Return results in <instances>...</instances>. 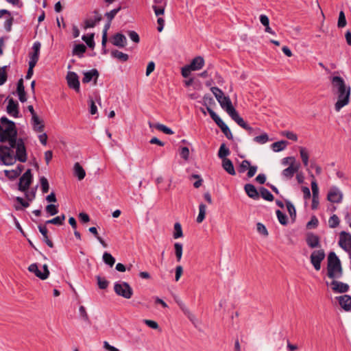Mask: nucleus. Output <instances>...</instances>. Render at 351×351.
<instances>
[{"mask_svg":"<svg viewBox=\"0 0 351 351\" xmlns=\"http://www.w3.org/2000/svg\"><path fill=\"white\" fill-rule=\"evenodd\" d=\"M324 250H314L310 256V261L316 271L321 269V263L325 258Z\"/></svg>","mask_w":351,"mask_h":351,"instance_id":"obj_8","label":"nucleus"},{"mask_svg":"<svg viewBox=\"0 0 351 351\" xmlns=\"http://www.w3.org/2000/svg\"><path fill=\"white\" fill-rule=\"evenodd\" d=\"M154 128L156 129L164 132L166 134H174L173 131L171 128H169L167 127L166 125L161 124V123L155 124Z\"/></svg>","mask_w":351,"mask_h":351,"instance_id":"obj_45","label":"nucleus"},{"mask_svg":"<svg viewBox=\"0 0 351 351\" xmlns=\"http://www.w3.org/2000/svg\"><path fill=\"white\" fill-rule=\"evenodd\" d=\"M222 167L223 169L230 175H236V171L233 165L232 162L229 158H223L222 160Z\"/></svg>","mask_w":351,"mask_h":351,"instance_id":"obj_24","label":"nucleus"},{"mask_svg":"<svg viewBox=\"0 0 351 351\" xmlns=\"http://www.w3.org/2000/svg\"><path fill=\"white\" fill-rule=\"evenodd\" d=\"M339 245L350 254L351 252V234L342 231L339 234Z\"/></svg>","mask_w":351,"mask_h":351,"instance_id":"obj_11","label":"nucleus"},{"mask_svg":"<svg viewBox=\"0 0 351 351\" xmlns=\"http://www.w3.org/2000/svg\"><path fill=\"white\" fill-rule=\"evenodd\" d=\"M40 182L42 192L43 193H47L49 189V185L47 179L45 177L43 176L40 178Z\"/></svg>","mask_w":351,"mask_h":351,"instance_id":"obj_48","label":"nucleus"},{"mask_svg":"<svg viewBox=\"0 0 351 351\" xmlns=\"http://www.w3.org/2000/svg\"><path fill=\"white\" fill-rule=\"evenodd\" d=\"M64 219H65V215L64 214H62L60 216L56 217L51 219L47 221L46 223H48V224L51 223V224H54V225H62Z\"/></svg>","mask_w":351,"mask_h":351,"instance_id":"obj_40","label":"nucleus"},{"mask_svg":"<svg viewBox=\"0 0 351 351\" xmlns=\"http://www.w3.org/2000/svg\"><path fill=\"white\" fill-rule=\"evenodd\" d=\"M346 25V19L345 16V14L343 11L339 12L337 26L340 28L343 27Z\"/></svg>","mask_w":351,"mask_h":351,"instance_id":"obj_52","label":"nucleus"},{"mask_svg":"<svg viewBox=\"0 0 351 351\" xmlns=\"http://www.w3.org/2000/svg\"><path fill=\"white\" fill-rule=\"evenodd\" d=\"M79 313H80V317L84 319V321H85L86 322H90L89 317L86 313V308H84V306H80Z\"/></svg>","mask_w":351,"mask_h":351,"instance_id":"obj_59","label":"nucleus"},{"mask_svg":"<svg viewBox=\"0 0 351 351\" xmlns=\"http://www.w3.org/2000/svg\"><path fill=\"white\" fill-rule=\"evenodd\" d=\"M27 160L26 147L23 138H19V143L12 147L7 145H0V164L10 166L16 160L25 162Z\"/></svg>","mask_w":351,"mask_h":351,"instance_id":"obj_1","label":"nucleus"},{"mask_svg":"<svg viewBox=\"0 0 351 351\" xmlns=\"http://www.w3.org/2000/svg\"><path fill=\"white\" fill-rule=\"evenodd\" d=\"M308 246L312 249L320 247L319 237L313 233H309L306 239Z\"/></svg>","mask_w":351,"mask_h":351,"instance_id":"obj_19","label":"nucleus"},{"mask_svg":"<svg viewBox=\"0 0 351 351\" xmlns=\"http://www.w3.org/2000/svg\"><path fill=\"white\" fill-rule=\"evenodd\" d=\"M260 193H261V197L264 199L267 200V201H273L274 196L270 193V191L269 190H267V189L263 188V187L261 188Z\"/></svg>","mask_w":351,"mask_h":351,"instance_id":"obj_41","label":"nucleus"},{"mask_svg":"<svg viewBox=\"0 0 351 351\" xmlns=\"http://www.w3.org/2000/svg\"><path fill=\"white\" fill-rule=\"evenodd\" d=\"M23 170V166L19 165L15 169L4 170L5 176L10 180H14L21 175Z\"/></svg>","mask_w":351,"mask_h":351,"instance_id":"obj_20","label":"nucleus"},{"mask_svg":"<svg viewBox=\"0 0 351 351\" xmlns=\"http://www.w3.org/2000/svg\"><path fill=\"white\" fill-rule=\"evenodd\" d=\"M210 90L216 97L217 101H219L225 96L223 91L218 87H212Z\"/></svg>","mask_w":351,"mask_h":351,"instance_id":"obj_50","label":"nucleus"},{"mask_svg":"<svg viewBox=\"0 0 351 351\" xmlns=\"http://www.w3.org/2000/svg\"><path fill=\"white\" fill-rule=\"evenodd\" d=\"M300 155L301 159L302 160L303 165L304 167H307L308 165V153L305 147H300Z\"/></svg>","mask_w":351,"mask_h":351,"instance_id":"obj_34","label":"nucleus"},{"mask_svg":"<svg viewBox=\"0 0 351 351\" xmlns=\"http://www.w3.org/2000/svg\"><path fill=\"white\" fill-rule=\"evenodd\" d=\"M73 173L79 180H83L86 176V172L79 162H75L73 166Z\"/></svg>","mask_w":351,"mask_h":351,"instance_id":"obj_27","label":"nucleus"},{"mask_svg":"<svg viewBox=\"0 0 351 351\" xmlns=\"http://www.w3.org/2000/svg\"><path fill=\"white\" fill-rule=\"evenodd\" d=\"M221 130L228 139L232 140L233 138L232 134L227 125L223 127Z\"/></svg>","mask_w":351,"mask_h":351,"instance_id":"obj_64","label":"nucleus"},{"mask_svg":"<svg viewBox=\"0 0 351 351\" xmlns=\"http://www.w3.org/2000/svg\"><path fill=\"white\" fill-rule=\"evenodd\" d=\"M110 24H111V22H109V21H108V23L104 25V27L103 29L102 40H101V45L103 47H106V45L107 40H108L107 32L110 27Z\"/></svg>","mask_w":351,"mask_h":351,"instance_id":"obj_42","label":"nucleus"},{"mask_svg":"<svg viewBox=\"0 0 351 351\" xmlns=\"http://www.w3.org/2000/svg\"><path fill=\"white\" fill-rule=\"evenodd\" d=\"M82 38L90 48L94 47V34H90V35H84Z\"/></svg>","mask_w":351,"mask_h":351,"instance_id":"obj_44","label":"nucleus"},{"mask_svg":"<svg viewBox=\"0 0 351 351\" xmlns=\"http://www.w3.org/2000/svg\"><path fill=\"white\" fill-rule=\"evenodd\" d=\"M269 140V136L266 132H263L261 135L254 138V141L260 145L265 144Z\"/></svg>","mask_w":351,"mask_h":351,"instance_id":"obj_36","label":"nucleus"},{"mask_svg":"<svg viewBox=\"0 0 351 351\" xmlns=\"http://www.w3.org/2000/svg\"><path fill=\"white\" fill-rule=\"evenodd\" d=\"M32 181L33 176L32 174V170L28 169L20 178L18 189L21 192L26 191L29 189Z\"/></svg>","mask_w":351,"mask_h":351,"instance_id":"obj_7","label":"nucleus"},{"mask_svg":"<svg viewBox=\"0 0 351 351\" xmlns=\"http://www.w3.org/2000/svg\"><path fill=\"white\" fill-rule=\"evenodd\" d=\"M183 236L182 226L180 223L176 222L174 224V231L173 237L174 239H178Z\"/></svg>","mask_w":351,"mask_h":351,"instance_id":"obj_43","label":"nucleus"},{"mask_svg":"<svg viewBox=\"0 0 351 351\" xmlns=\"http://www.w3.org/2000/svg\"><path fill=\"white\" fill-rule=\"evenodd\" d=\"M240 127H241L242 128L246 130L247 131L249 132V134H252L254 132V130L243 119L240 117V115L239 117H237L234 120Z\"/></svg>","mask_w":351,"mask_h":351,"instance_id":"obj_30","label":"nucleus"},{"mask_svg":"<svg viewBox=\"0 0 351 351\" xmlns=\"http://www.w3.org/2000/svg\"><path fill=\"white\" fill-rule=\"evenodd\" d=\"M221 107L228 114L231 119L234 121L239 116L238 112L232 106V101L229 97L224 96L218 101Z\"/></svg>","mask_w":351,"mask_h":351,"instance_id":"obj_6","label":"nucleus"},{"mask_svg":"<svg viewBox=\"0 0 351 351\" xmlns=\"http://www.w3.org/2000/svg\"><path fill=\"white\" fill-rule=\"evenodd\" d=\"M103 261L110 267H112L115 263V258L108 252L104 253Z\"/></svg>","mask_w":351,"mask_h":351,"instance_id":"obj_39","label":"nucleus"},{"mask_svg":"<svg viewBox=\"0 0 351 351\" xmlns=\"http://www.w3.org/2000/svg\"><path fill=\"white\" fill-rule=\"evenodd\" d=\"M32 124L34 130L38 132H42L44 130L43 121L40 119L38 115L32 117Z\"/></svg>","mask_w":351,"mask_h":351,"instance_id":"obj_28","label":"nucleus"},{"mask_svg":"<svg viewBox=\"0 0 351 351\" xmlns=\"http://www.w3.org/2000/svg\"><path fill=\"white\" fill-rule=\"evenodd\" d=\"M99 77V72L97 69H93L88 71L84 73V77L82 79L83 83H88L93 79L95 80V84H96V80Z\"/></svg>","mask_w":351,"mask_h":351,"instance_id":"obj_21","label":"nucleus"},{"mask_svg":"<svg viewBox=\"0 0 351 351\" xmlns=\"http://www.w3.org/2000/svg\"><path fill=\"white\" fill-rule=\"evenodd\" d=\"M94 14H95V17L94 19H86L85 21V28L87 29V28H92V27H94L95 25H96V23H99L102 17H101V15L99 13L98 11L95 10L94 12Z\"/></svg>","mask_w":351,"mask_h":351,"instance_id":"obj_25","label":"nucleus"},{"mask_svg":"<svg viewBox=\"0 0 351 351\" xmlns=\"http://www.w3.org/2000/svg\"><path fill=\"white\" fill-rule=\"evenodd\" d=\"M111 43L113 45L122 48L127 45V39L123 34L117 33L112 36Z\"/></svg>","mask_w":351,"mask_h":351,"instance_id":"obj_17","label":"nucleus"},{"mask_svg":"<svg viewBox=\"0 0 351 351\" xmlns=\"http://www.w3.org/2000/svg\"><path fill=\"white\" fill-rule=\"evenodd\" d=\"M287 145V142L286 141H280L274 143L271 145V148L274 152H278L282 151L285 149Z\"/></svg>","mask_w":351,"mask_h":351,"instance_id":"obj_33","label":"nucleus"},{"mask_svg":"<svg viewBox=\"0 0 351 351\" xmlns=\"http://www.w3.org/2000/svg\"><path fill=\"white\" fill-rule=\"evenodd\" d=\"M121 10V6H119L117 8L112 10L105 14V16L109 22H112V19L117 15V14Z\"/></svg>","mask_w":351,"mask_h":351,"instance_id":"obj_46","label":"nucleus"},{"mask_svg":"<svg viewBox=\"0 0 351 351\" xmlns=\"http://www.w3.org/2000/svg\"><path fill=\"white\" fill-rule=\"evenodd\" d=\"M230 149L228 147H226L224 143H223L219 147V150L218 152V156L219 158L223 160V158H227L226 157L230 154Z\"/></svg>","mask_w":351,"mask_h":351,"instance_id":"obj_37","label":"nucleus"},{"mask_svg":"<svg viewBox=\"0 0 351 351\" xmlns=\"http://www.w3.org/2000/svg\"><path fill=\"white\" fill-rule=\"evenodd\" d=\"M114 292L124 298L130 299L133 295L132 288L128 282H115L114 285Z\"/></svg>","mask_w":351,"mask_h":351,"instance_id":"obj_5","label":"nucleus"},{"mask_svg":"<svg viewBox=\"0 0 351 351\" xmlns=\"http://www.w3.org/2000/svg\"><path fill=\"white\" fill-rule=\"evenodd\" d=\"M282 135L287 137L288 139H290L293 141H298V136L293 132L291 131H283L282 132Z\"/></svg>","mask_w":351,"mask_h":351,"instance_id":"obj_55","label":"nucleus"},{"mask_svg":"<svg viewBox=\"0 0 351 351\" xmlns=\"http://www.w3.org/2000/svg\"><path fill=\"white\" fill-rule=\"evenodd\" d=\"M331 289L335 293H346L349 290V285L346 283L332 280L330 283Z\"/></svg>","mask_w":351,"mask_h":351,"instance_id":"obj_14","label":"nucleus"},{"mask_svg":"<svg viewBox=\"0 0 351 351\" xmlns=\"http://www.w3.org/2000/svg\"><path fill=\"white\" fill-rule=\"evenodd\" d=\"M330 80L332 88L336 89L337 95V101L335 104V110L336 112H339L344 106L349 104L351 88L346 84L344 80L340 76L332 77Z\"/></svg>","mask_w":351,"mask_h":351,"instance_id":"obj_2","label":"nucleus"},{"mask_svg":"<svg viewBox=\"0 0 351 351\" xmlns=\"http://www.w3.org/2000/svg\"><path fill=\"white\" fill-rule=\"evenodd\" d=\"M152 8L156 16H160L165 14V6H157L154 5H152Z\"/></svg>","mask_w":351,"mask_h":351,"instance_id":"obj_60","label":"nucleus"},{"mask_svg":"<svg viewBox=\"0 0 351 351\" xmlns=\"http://www.w3.org/2000/svg\"><path fill=\"white\" fill-rule=\"evenodd\" d=\"M68 86L70 88L74 89L76 92H80L79 77L76 73L69 71L66 77Z\"/></svg>","mask_w":351,"mask_h":351,"instance_id":"obj_12","label":"nucleus"},{"mask_svg":"<svg viewBox=\"0 0 351 351\" xmlns=\"http://www.w3.org/2000/svg\"><path fill=\"white\" fill-rule=\"evenodd\" d=\"M250 166V162L247 160H244L241 162L239 167V173H244Z\"/></svg>","mask_w":351,"mask_h":351,"instance_id":"obj_56","label":"nucleus"},{"mask_svg":"<svg viewBox=\"0 0 351 351\" xmlns=\"http://www.w3.org/2000/svg\"><path fill=\"white\" fill-rule=\"evenodd\" d=\"M14 22V19L12 16H10L9 19L5 20L4 22V28L5 29L6 32H10L12 30V26Z\"/></svg>","mask_w":351,"mask_h":351,"instance_id":"obj_61","label":"nucleus"},{"mask_svg":"<svg viewBox=\"0 0 351 351\" xmlns=\"http://www.w3.org/2000/svg\"><path fill=\"white\" fill-rule=\"evenodd\" d=\"M41 44L40 42L36 41L33 44L32 50L33 51L29 53V64L36 65L39 59L40 50Z\"/></svg>","mask_w":351,"mask_h":351,"instance_id":"obj_13","label":"nucleus"},{"mask_svg":"<svg viewBox=\"0 0 351 351\" xmlns=\"http://www.w3.org/2000/svg\"><path fill=\"white\" fill-rule=\"evenodd\" d=\"M256 229L259 234H261L265 237H267L268 235L267 230L266 227L263 223H258L256 224Z\"/></svg>","mask_w":351,"mask_h":351,"instance_id":"obj_58","label":"nucleus"},{"mask_svg":"<svg viewBox=\"0 0 351 351\" xmlns=\"http://www.w3.org/2000/svg\"><path fill=\"white\" fill-rule=\"evenodd\" d=\"M341 307L346 311H351V296L349 295H343L336 297Z\"/></svg>","mask_w":351,"mask_h":351,"instance_id":"obj_15","label":"nucleus"},{"mask_svg":"<svg viewBox=\"0 0 351 351\" xmlns=\"http://www.w3.org/2000/svg\"><path fill=\"white\" fill-rule=\"evenodd\" d=\"M111 56L114 58H116L119 60H120L121 62H126L128 58H129V56L128 54L126 53H124L121 51H119V50H117V49H114V50H112L111 51Z\"/></svg>","mask_w":351,"mask_h":351,"instance_id":"obj_32","label":"nucleus"},{"mask_svg":"<svg viewBox=\"0 0 351 351\" xmlns=\"http://www.w3.org/2000/svg\"><path fill=\"white\" fill-rule=\"evenodd\" d=\"M287 210H288L291 217H295L296 211H295V206H293V204H291V202H287Z\"/></svg>","mask_w":351,"mask_h":351,"instance_id":"obj_63","label":"nucleus"},{"mask_svg":"<svg viewBox=\"0 0 351 351\" xmlns=\"http://www.w3.org/2000/svg\"><path fill=\"white\" fill-rule=\"evenodd\" d=\"M46 211L51 216L55 215L58 213V207L54 204L47 205L46 206Z\"/></svg>","mask_w":351,"mask_h":351,"instance_id":"obj_57","label":"nucleus"},{"mask_svg":"<svg viewBox=\"0 0 351 351\" xmlns=\"http://www.w3.org/2000/svg\"><path fill=\"white\" fill-rule=\"evenodd\" d=\"M276 215L279 222L282 225H286L287 223V216L280 210H276Z\"/></svg>","mask_w":351,"mask_h":351,"instance_id":"obj_54","label":"nucleus"},{"mask_svg":"<svg viewBox=\"0 0 351 351\" xmlns=\"http://www.w3.org/2000/svg\"><path fill=\"white\" fill-rule=\"evenodd\" d=\"M339 222H340V221H339V219L337 217V215H333L332 216H331L329 218V220H328L329 227L331 228H335L339 226Z\"/></svg>","mask_w":351,"mask_h":351,"instance_id":"obj_47","label":"nucleus"},{"mask_svg":"<svg viewBox=\"0 0 351 351\" xmlns=\"http://www.w3.org/2000/svg\"><path fill=\"white\" fill-rule=\"evenodd\" d=\"M43 271H41L36 263H32L28 267L29 272L34 273L36 277L40 280H46L49 276V271L47 265L43 266Z\"/></svg>","mask_w":351,"mask_h":351,"instance_id":"obj_9","label":"nucleus"},{"mask_svg":"<svg viewBox=\"0 0 351 351\" xmlns=\"http://www.w3.org/2000/svg\"><path fill=\"white\" fill-rule=\"evenodd\" d=\"M15 123L3 117L0 119V143H8L11 147L19 143Z\"/></svg>","mask_w":351,"mask_h":351,"instance_id":"obj_3","label":"nucleus"},{"mask_svg":"<svg viewBox=\"0 0 351 351\" xmlns=\"http://www.w3.org/2000/svg\"><path fill=\"white\" fill-rule=\"evenodd\" d=\"M128 36H129L130 38L135 43H139V41H140L139 36L135 31H129Z\"/></svg>","mask_w":351,"mask_h":351,"instance_id":"obj_62","label":"nucleus"},{"mask_svg":"<svg viewBox=\"0 0 351 351\" xmlns=\"http://www.w3.org/2000/svg\"><path fill=\"white\" fill-rule=\"evenodd\" d=\"M189 65L193 71L200 70L204 65V59L202 56H196Z\"/></svg>","mask_w":351,"mask_h":351,"instance_id":"obj_22","label":"nucleus"},{"mask_svg":"<svg viewBox=\"0 0 351 351\" xmlns=\"http://www.w3.org/2000/svg\"><path fill=\"white\" fill-rule=\"evenodd\" d=\"M8 66H4L3 67H0V86L5 84L7 81L8 75H7V69Z\"/></svg>","mask_w":351,"mask_h":351,"instance_id":"obj_49","label":"nucleus"},{"mask_svg":"<svg viewBox=\"0 0 351 351\" xmlns=\"http://www.w3.org/2000/svg\"><path fill=\"white\" fill-rule=\"evenodd\" d=\"M86 50V47L84 44H77L74 46L72 53L74 56H77L79 58H82Z\"/></svg>","mask_w":351,"mask_h":351,"instance_id":"obj_31","label":"nucleus"},{"mask_svg":"<svg viewBox=\"0 0 351 351\" xmlns=\"http://www.w3.org/2000/svg\"><path fill=\"white\" fill-rule=\"evenodd\" d=\"M19 99L21 102L24 103L27 101L26 93L25 91V87L23 85V80L20 79L17 83L16 88Z\"/></svg>","mask_w":351,"mask_h":351,"instance_id":"obj_23","label":"nucleus"},{"mask_svg":"<svg viewBox=\"0 0 351 351\" xmlns=\"http://www.w3.org/2000/svg\"><path fill=\"white\" fill-rule=\"evenodd\" d=\"M36 188L32 189L30 191L27 190L25 191V196L27 201L32 202L35 199L36 197Z\"/></svg>","mask_w":351,"mask_h":351,"instance_id":"obj_53","label":"nucleus"},{"mask_svg":"<svg viewBox=\"0 0 351 351\" xmlns=\"http://www.w3.org/2000/svg\"><path fill=\"white\" fill-rule=\"evenodd\" d=\"M328 201L332 203L339 204L343 199V193L337 186H332L327 195Z\"/></svg>","mask_w":351,"mask_h":351,"instance_id":"obj_10","label":"nucleus"},{"mask_svg":"<svg viewBox=\"0 0 351 351\" xmlns=\"http://www.w3.org/2000/svg\"><path fill=\"white\" fill-rule=\"evenodd\" d=\"M245 191L247 195L254 199H257L259 197V194L255 188V186L252 184H246L244 186Z\"/></svg>","mask_w":351,"mask_h":351,"instance_id":"obj_26","label":"nucleus"},{"mask_svg":"<svg viewBox=\"0 0 351 351\" xmlns=\"http://www.w3.org/2000/svg\"><path fill=\"white\" fill-rule=\"evenodd\" d=\"M97 285L101 289H105L108 286V281L106 280L104 278H101L99 276H97Z\"/></svg>","mask_w":351,"mask_h":351,"instance_id":"obj_51","label":"nucleus"},{"mask_svg":"<svg viewBox=\"0 0 351 351\" xmlns=\"http://www.w3.org/2000/svg\"><path fill=\"white\" fill-rule=\"evenodd\" d=\"M7 112L16 118L19 117V104L17 101H15L12 98L8 99V104L7 106Z\"/></svg>","mask_w":351,"mask_h":351,"instance_id":"obj_16","label":"nucleus"},{"mask_svg":"<svg viewBox=\"0 0 351 351\" xmlns=\"http://www.w3.org/2000/svg\"><path fill=\"white\" fill-rule=\"evenodd\" d=\"M174 249L177 261L180 262L182 256V244L180 243H176L174 244Z\"/></svg>","mask_w":351,"mask_h":351,"instance_id":"obj_38","label":"nucleus"},{"mask_svg":"<svg viewBox=\"0 0 351 351\" xmlns=\"http://www.w3.org/2000/svg\"><path fill=\"white\" fill-rule=\"evenodd\" d=\"M327 276L332 279L340 278L343 276L341 261L334 252H330L328 256Z\"/></svg>","mask_w":351,"mask_h":351,"instance_id":"obj_4","label":"nucleus"},{"mask_svg":"<svg viewBox=\"0 0 351 351\" xmlns=\"http://www.w3.org/2000/svg\"><path fill=\"white\" fill-rule=\"evenodd\" d=\"M299 168V164H293V162H291L290 166L282 171V175L286 179H291L298 171Z\"/></svg>","mask_w":351,"mask_h":351,"instance_id":"obj_18","label":"nucleus"},{"mask_svg":"<svg viewBox=\"0 0 351 351\" xmlns=\"http://www.w3.org/2000/svg\"><path fill=\"white\" fill-rule=\"evenodd\" d=\"M206 206L204 204H200L199 206V215L197 217V223H202L204 219H205L206 216Z\"/></svg>","mask_w":351,"mask_h":351,"instance_id":"obj_35","label":"nucleus"},{"mask_svg":"<svg viewBox=\"0 0 351 351\" xmlns=\"http://www.w3.org/2000/svg\"><path fill=\"white\" fill-rule=\"evenodd\" d=\"M38 228L40 232L42 234V235L43 237V241L46 243V244L49 247H53V243L48 237V235H47L48 230H47V227L45 226L39 225L38 226Z\"/></svg>","mask_w":351,"mask_h":351,"instance_id":"obj_29","label":"nucleus"}]
</instances>
